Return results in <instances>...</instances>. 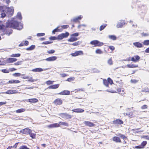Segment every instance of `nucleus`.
<instances>
[{"mask_svg": "<svg viewBox=\"0 0 149 149\" xmlns=\"http://www.w3.org/2000/svg\"><path fill=\"white\" fill-rule=\"evenodd\" d=\"M11 28L20 30L23 28V25L20 22L15 21H11L6 23V26L3 25H0V29L2 30L3 34L9 36L13 32Z\"/></svg>", "mask_w": 149, "mask_h": 149, "instance_id": "nucleus-1", "label": "nucleus"}, {"mask_svg": "<svg viewBox=\"0 0 149 149\" xmlns=\"http://www.w3.org/2000/svg\"><path fill=\"white\" fill-rule=\"evenodd\" d=\"M90 43L91 45H94L95 47H101L104 45L103 42L96 40L91 41Z\"/></svg>", "mask_w": 149, "mask_h": 149, "instance_id": "nucleus-2", "label": "nucleus"}, {"mask_svg": "<svg viewBox=\"0 0 149 149\" xmlns=\"http://www.w3.org/2000/svg\"><path fill=\"white\" fill-rule=\"evenodd\" d=\"M32 131L28 128H25L20 131V132L23 134H28L31 133Z\"/></svg>", "mask_w": 149, "mask_h": 149, "instance_id": "nucleus-3", "label": "nucleus"}, {"mask_svg": "<svg viewBox=\"0 0 149 149\" xmlns=\"http://www.w3.org/2000/svg\"><path fill=\"white\" fill-rule=\"evenodd\" d=\"M60 116L62 118H65L67 119H70L72 118V116L70 115L69 114L66 113H61Z\"/></svg>", "mask_w": 149, "mask_h": 149, "instance_id": "nucleus-4", "label": "nucleus"}, {"mask_svg": "<svg viewBox=\"0 0 149 149\" xmlns=\"http://www.w3.org/2000/svg\"><path fill=\"white\" fill-rule=\"evenodd\" d=\"M125 24V21L124 20H121L116 25V26L118 28H122L123 25Z\"/></svg>", "mask_w": 149, "mask_h": 149, "instance_id": "nucleus-5", "label": "nucleus"}, {"mask_svg": "<svg viewBox=\"0 0 149 149\" xmlns=\"http://www.w3.org/2000/svg\"><path fill=\"white\" fill-rule=\"evenodd\" d=\"M83 54V52L81 51H79L75 52L74 53L71 54L72 56H78L82 55Z\"/></svg>", "mask_w": 149, "mask_h": 149, "instance_id": "nucleus-6", "label": "nucleus"}, {"mask_svg": "<svg viewBox=\"0 0 149 149\" xmlns=\"http://www.w3.org/2000/svg\"><path fill=\"white\" fill-rule=\"evenodd\" d=\"M84 123L86 126L90 127H92L95 126V124L89 121H85L84 122Z\"/></svg>", "mask_w": 149, "mask_h": 149, "instance_id": "nucleus-7", "label": "nucleus"}, {"mask_svg": "<svg viewBox=\"0 0 149 149\" xmlns=\"http://www.w3.org/2000/svg\"><path fill=\"white\" fill-rule=\"evenodd\" d=\"M17 59L13 58H9L6 60V62L8 63H11L16 61Z\"/></svg>", "mask_w": 149, "mask_h": 149, "instance_id": "nucleus-8", "label": "nucleus"}, {"mask_svg": "<svg viewBox=\"0 0 149 149\" xmlns=\"http://www.w3.org/2000/svg\"><path fill=\"white\" fill-rule=\"evenodd\" d=\"M59 126V124L58 123H53L47 126V127L49 128H53L58 127Z\"/></svg>", "mask_w": 149, "mask_h": 149, "instance_id": "nucleus-9", "label": "nucleus"}, {"mask_svg": "<svg viewBox=\"0 0 149 149\" xmlns=\"http://www.w3.org/2000/svg\"><path fill=\"white\" fill-rule=\"evenodd\" d=\"M113 123L114 124L121 125L123 123V122L121 120L117 119L113 121Z\"/></svg>", "mask_w": 149, "mask_h": 149, "instance_id": "nucleus-10", "label": "nucleus"}, {"mask_svg": "<svg viewBox=\"0 0 149 149\" xmlns=\"http://www.w3.org/2000/svg\"><path fill=\"white\" fill-rule=\"evenodd\" d=\"M58 94L60 95H69L70 94V92L68 90H64Z\"/></svg>", "mask_w": 149, "mask_h": 149, "instance_id": "nucleus-11", "label": "nucleus"}, {"mask_svg": "<svg viewBox=\"0 0 149 149\" xmlns=\"http://www.w3.org/2000/svg\"><path fill=\"white\" fill-rule=\"evenodd\" d=\"M133 44L135 46L138 48H141L143 47V45L139 42H134Z\"/></svg>", "mask_w": 149, "mask_h": 149, "instance_id": "nucleus-12", "label": "nucleus"}, {"mask_svg": "<svg viewBox=\"0 0 149 149\" xmlns=\"http://www.w3.org/2000/svg\"><path fill=\"white\" fill-rule=\"evenodd\" d=\"M17 93V91L15 90H9L6 92L5 93L8 94H11L13 93Z\"/></svg>", "mask_w": 149, "mask_h": 149, "instance_id": "nucleus-13", "label": "nucleus"}, {"mask_svg": "<svg viewBox=\"0 0 149 149\" xmlns=\"http://www.w3.org/2000/svg\"><path fill=\"white\" fill-rule=\"evenodd\" d=\"M54 102L56 105H60L62 104V102L60 99L58 98L54 101Z\"/></svg>", "mask_w": 149, "mask_h": 149, "instance_id": "nucleus-14", "label": "nucleus"}, {"mask_svg": "<svg viewBox=\"0 0 149 149\" xmlns=\"http://www.w3.org/2000/svg\"><path fill=\"white\" fill-rule=\"evenodd\" d=\"M72 111L73 112L76 113H82L84 111V110L81 109H74L72 110Z\"/></svg>", "mask_w": 149, "mask_h": 149, "instance_id": "nucleus-15", "label": "nucleus"}, {"mask_svg": "<svg viewBox=\"0 0 149 149\" xmlns=\"http://www.w3.org/2000/svg\"><path fill=\"white\" fill-rule=\"evenodd\" d=\"M78 40V38L75 37H73L71 36L70 38L69 39L68 41L69 42H73L77 40Z\"/></svg>", "mask_w": 149, "mask_h": 149, "instance_id": "nucleus-16", "label": "nucleus"}, {"mask_svg": "<svg viewBox=\"0 0 149 149\" xmlns=\"http://www.w3.org/2000/svg\"><path fill=\"white\" fill-rule=\"evenodd\" d=\"M56 56H51L46 58L45 60L47 61H52L56 60Z\"/></svg>", "mask_w": 149, "mask_h": 149, "instance_id": "nucleus-17", "label": "nucleus"}, {"mask_svg": "<svg viewBox=\"0 0 149 149\" xmlns=\"http://www.w3.org/2000/svg\"><path fill=\"white\" fill-rule=\"evenodd\" d=\"M113 141L116 142H121V140L120 138L118 137L114 136L113 138Z\"/></svg>", "mask_w": 149, "mask_h": 149, "instance_id": "nucleus-18", "label": "nucleus"}, {"mask_svg": "<svg viewBox=\"0 0 149 149\" xmlns=\"http://www.w3.org/2000/svg\"><path fill=\"white\" fill-rule=\"evenodd\" d=\"M43 69L40 68H37L35 69H33L31 70V71L33 72H41L43 71Z\"/></svg>", "mask_w": 149, "mask_h": 149, "instance_id": "nucleus-19", "label": "nucleus"}, {"mask_svg": "<svg viewBox=\"0 0 149 149\" xmlns=\"http://www.w3.org/2000/svg\"><path fill=\"white\" fill-rule=\"evenodd\" d=\"M139 56H134V57H132L131 58V60L132 61L135 62L139 60Z\"/></svg>", "mask_w": 149, "mask_h": 149, "instance_id": "nucleus-20", "label": "nucleus"}, {"mask_svg": "<svg viewBox=\"0 0 149 149\" xmlns=\"http://www.w3.org/2000/svg\"><path fill=\"white\" fill-rule=\"evenodd\" d=\"M59 27H58L57 28L53 30L52 31V33L53 34H54L56 32H59L62 31V29H60L59 28Z\"/></svg>", "mask_w": 149, "mask_h": 149, "instance_id": "nucleus-21", "label": "nucleus"}, {"mask_svg": "<svg viewBox=\"0 0 149 149\" xmlns=\"http://www.w3.org/2000/svg\"><path fill=\"white\" fill-rule=\"evenodd\" d=\"M59 86L58 84H54L50 86L48 88L49 89H56L58 88Z\"/></svg>", "mask_w": 149, "mask_h": 149, "instance_id": "nucleus-22", "label": "nucleus"}, {"mask_svg": "<svg viewBox=\"0 0 149 149\" xmlns=\"http://www.w3.org/2000/svg\"><path fill=\"white\" fill-rule=\"evenodd\" d=\"M28 101L31 103H36L38 101V100L36 98L29 99H28Z\"/></svg>", "mask_w": 149, "mask_h": 149, "instance_id": "nucleus-23", "label": "nucleus"}, {"mask_svg": "<svg viewBox=\"0 0 149 149\" xmlns=\"http://www.w3.org/2000/svg\"><path fill=\"white\" fill-rule=\"evenodd\" d=\"M25 111V109L24 108H21L16 111V112L17 113H20L24 112Z\"/></svg>", "mask_w": 149, "mask_h": 149, "instance_id": "nucleus-24", "label": "nucleus"}, {"mask_svg": "<svg viewBox=\"0 0 149 149\" xmlns=\"http://www.w3.org/2000/svg\"><path fill=\"white\" fill-rule=\"evenodd\" d=\"M109 37L110 39L113 40H115L117 39L116 36L113 35H109Z\"/></svg>", "mask_w": 149, "mask_h": 149, "instance_id": "nucleus-25", "label": "nucleus"}, {"mask_svg": "<svg viewBox=\"0 0 149 149\" xmlns=\"http://www.w3.org/2000/svg\"><path fill=\"white\" fill-rule=\"evenodd\" d=\"M127 66L128 68H136L138 67V65H134L132 64H127Z\"/></svg>", "mask_w": 149, "mask_h": 149, "instance_id": "nucleus-26", "label": "nucleus"}, {"mask_svg": "<svg viewBox=\"0 0 149 149\" xmlns=\"http://www.w3.org/2000/svg\"><path fill=\"white\" fill-rule=\"evenodd\" d=\"M61 34L62 35L63 38H66L69 35V33L68 32H66L65 33H62Z\"/></svg>", "mask_w": 149, "mask_h": 149, "instance_id": "nucleus-27", "label": "nucleus"}, {"mask_svg": "<svg viewBox=\"0 0 149 149\" xmlns=\"http://www.w3.org/2000/svg\"><path fill=\"white\" fill-rule=\"evenodd\" d=\"M28 79H27L28 80H27L28 82H33L35 81H36L37 80V79H32V78L31 77H28Z\"/></svg>", "mask_w": 149, "mask_h": 149, "instance_id": "nucleus-28", "label": "nucleus"}, {"mask_svg": "<svg viewBox=\"0 0 149 149\" xmlns=\"http://www.w3.org/2000/svg\"><path fill=\"white\" fill-rule=\"evenodd\" d=\"M118 136H119L121 139H123V140L127 139V137H126L124 135L122 134H119Z\"/></svg>", "mask_w": 149, "mask_h": 149, "instance_id": "nucleus-29", "label": "nucleus"}, {"mask_svg": "<svg viewBox=\"0 0 149 149\" xmlns=\"http://www.w3.org/2000/svg\"><path fill=\"white\" fill-rule=\"evenodd\" d=\"M103 82L104 85L106 87H108V86L109 84L107 80L106 79H104L103 80Z\"/></svg>", "mask_w": 149, "mask_h": 149, "instance_id": "nucleus-30", "label": "nucleus"}, {"mask_svg": "<svg viewBox=\"0 0 149 149\" xmlns=\"http://www.w3.org/2000/svg\"><path fill=\"white\" fill-rule=\"evenodd\" d=\"M60 125H64L65 126H68V123L65 122H59V124H58Z\"/></svg>", "mask_w": 149, "mask_h": 149, "instance_id": "nucleus-31", "label": "nucleus"}, {"mask_svg": "<svg viewBox=\"0 0 149 149\" xmlns=\"http://www.w3.org/2000/svg\"><path fill=\"white\" fill-rule=\"evenodd\" d=\"M143 43L144 45H149V40H144Z\"/></svg>", "mask_w": 149, "mask_h": 149, "instance_id": "nucleus-32", "label": "nucleus"}, {"mask_svg": "<svg viewBox=\"0 0 149 149\" xmlns=\"http://www.w3.org/2000/svg\"><path fill=\"white\" fill-rule=\"evenodd\" d=\"M107 63L108 64L110 65H111L113 64V61L112 60L111 58L109 59L107 61Z\"/></svg>", "mask_w": 149, "mask_h": 149, "instance_id": "nucleus-33", "label": "nucleus"}, {"mask_svg": "<svg viewBox=\"0 0 149 149\" xmlns=\"http://www.w3.org/2000/svg\"><path fill=\"white\" fill-rule=\"evenodd\" d=\"M107 24L101 25L100 27V30L101 31L103 30L107 26Z\"/></svg>", "mask_w": 149, "mask_h": 149, "instance_id": "nucleus-34", "label": "nucleus"}, {"mask_svg": "<svg viewBox=\"0 0 149 149\" xmlns=\"http://www.w3.org/2000/svg\"><path fill=\"white\" fill-rule=\"evenodd\" d=\"M61 28L60 29H62V31L64 29H66L68 28L69 27V26L68 25H63L61 26Z\"/></svg>", "mask_w": 149, "mask_h": 149, "instance_id": "nucleus-35", "label": "nucleus"}, {"mask_svg": "<svg viewBox=\"0 0 149 149\" xmlns=\"http://www.w3.org/2000/svg\"><path fill=\"white\" fill-rule=\"evenodd\" d=\"M35 47V46L34 45H31L29 47L27 48L26 49V50H32L34 49Z\"/></svg>", "mask_w": 149, "mask_h": 149, "instance_id": "nucleus-36", "label": "nucleus"}, {"mask_svg": "<svg viewBox=\"0 0 149 149\" xmlns=\"http://www.w3.org/2000/svg\"><path fill=\"white\" fill-rule=\"evenodd\" d=\"M107 80L108 81V84H110L111 85L113 84V80L110 78H108Z\"/></svg>", "mask_w": 149, "mask_h": 149, "instance_id": "nucleus-37", "label": "nucleus"}, {"mask_svg": "<svg viewBox=\"0 0 149 149\" xmlns=\"http://www.w3.org/2000/svg\"><path fill=\"white\" fill-rule=\"evenodd\" d=\"M1 17L2 18H4L6 16V15L5 13V12L4 11V10H3L2 11V13L1 14Z\"/></svg>", "mask_w": 149, "mask_h": 149, "instance_id": "nucleus-38", "label": "nucleus"}, {"mask_svg": "<svg viewBox=\"0 0 149 149\" xmlns=\"http://www.w3.org/2000/svg\"><path fill=\"white\" fill-rule=\"evenodd\" d=\"M84 88H78L75 90V92H78L80 91H84Z\"/></svg>", "mask_w": 149, "mask_h": 149, "instance_id": "nucleus-39", "label": "nucleus"}, {"mask_svg": "<svg viewBox=\"0 0 149 149\" xmlns=\"http://www.w3.org/2000/svg\"><path fill=\"white\" fill-rule=\"evenodd\" d=\"M17 17L20 19H22L21 16V14L20 13H18L17 15Z\"/></svg>", "mask_w": 149, "mask_h": 149, "instance_id": "nucleus-40", "label": "nucleus"}, {"mask_svg": "<svg viewBox=\"0 0 149 149\" xmlns=\"http://www.w3.org/2000/svg\"><path fill=\"white\" fill-rule=\"evenodd\" d=\"M29 148H28L27 146L25 145H23L21 146L19 148V149H29Z\"/></svg>", "mask_w": 149, "mask_h": 149, "instance_id": "nucleus-41", "label": "nucleus"}, {"mask_svg": "<svg viewBox=\"0 0 149 149\" xmlns=\"http://www.w3.org/2000/svg\"><path fill=\"white\" fill-rule=\"evenodd\" d=\"M57 38V39L58 40H62L63 38V36L61 34L58 35Z\"/></svg>", "mask_w": 149, "mask_h": 149, "instance_id": "nucleus-42", "label": "nucleus"}, {"mask_svg": "<svg viewBox=\"0 0 149 149\" xmlns=\"http://www.w3.org/2000/svg\"><path fill=\"white\" fill-rule=\"evenodd\" d=\"M142 91L145 92H149V89L148 88H145L142 90Z\"/></svg>", "mask_w": 149, "mask_h": 149, "instance_id": "nucleus-43", "label": "nucleus"}, {"mask_svg": "<svg viewBox=\"0 0 149 149\" xmlns=\"http://www.w3.org/2000/svg\"><path fill=\"white\" fill-rule=\"evenodd\" d=\"M139 129V128L136 129H132V130L133 131H135V132L137 133H139L140 132H143V130H141L140 131H138Z\"/></svg>", "mask_w": 149, "mask_h": 149, "instance_id": "nucleus-44", "label": "nucleus"}, {"mask_svg": "<svg viewBox=\"0 0 149 149\" xmlns=\"http://www.w3.org/2000/svg\"><path fill=\"white\" fill-rule=\"evenodd\" d=\"M79 35V33H76L73 34H72L71 35V36L73 37H76L78 36Z\"/></svg>", "mask_w": 149, "mask_h": 149, "instance_id": "nucleus-45", "label": "nucleus"}, {"mask_svg": "<svg viewBox=\"0 0 149 149\" xmlns=\"http://www.w3.org/2000/svg\"><path fill=\"white\" fill-rule=\"evenodd\" d=\"M95 52L96 53L98 54H101L102 53V52L100 49H96Z\"/></svg>", "mask_w": 149, "mask_h": 149, "instance_id": "nucleus-46", "label": "nucleus"}, {"mask_svg": "<svg viewBox=\"0 0 149 149\" xmlns=\"http://www.w3.org/2000/svg\"><path fill=\"white\" fill-rule=\"evenodd\" d=\"M49 39L52 40H54L57 39V37L55 36H51L49 38Z\"/></svg>", "mask_w": 149, "mask_h": 149, "instance_id": "nucleus-47", "label": "nucleus"}, {"mask_svg": "<svg viewBox=\"0 0 149 149\" xmlns=\"http://www.w3.org/2000/svg\"><path fill=\"white\" fill-rule=\"evenodd\" d=\"M147 141H144L142 142L141 144V146H142L143 147L145 146L147 144Z\"/></svg>", "mask_w": 149, "mask_h": 149, "instance_id": "nucleus-48", "label": "nucleus"}, {"mask_svg": "<svg viewBox=\"0 0 149 149\" xmlns=\"http://www.w3.org/2000/svg\"><path fill=\"white\" fill-rule=\"evenodd\" d=\"M93 72L95 73H99L100 72V71L99 70L95 68L93 69Z\"/></svg>", "mask_w": 149, "mask_h": 149, "instance_id": "nucleus-49", "label": "nucleus"}, {"mask_svg": "<svg viewBox=\"0 0 149 149\" xmlns=\"http://www.w3.org/2000/svg\"><path fill=\"white\" fill-rule=\"evenodd\" d=\"M45 35L44 33H38L37 34V36L40 37L45 36Z\"/></svg>", "mask_w": 149, "mask_h": 149, "instance_id": "nucleus-50", "label": "nucleus"}, {"mask_svg": "<svg viewBox=\"0 0 149 149\" xmlns=\"http://www.w3.org/2000/svg\"><path fill=\"white\" fill-rule=\"evenodd\" d=\"M74 79V77H70L68 78L67 79V81H73Z\"/></svg>", "mask_w": 149, "mask_h": 149, "instance_id": "nucleus-51", "label": "nucleus"}, {"mask_svg": "<svg viewBox=\"0 0 149 149\" xmlns=\"http://www.w3.org/2000/svg\"><path fill=\"white\" fill-rule=\"evenodd\" d=\"M80 43L81 42L79 41H78L77 42L73 43L72 44V45L74 46H77L79 45Z\"/></svg>", "mask_w": 149, "mask_h": 149, "instance_id": "nucleus-52", "label": "nucleus"}, {"mask_svg": "<svg viewBox=\"0 0 149 149\" xmlns=\"http://www.w3.org/2000/svg\"><path fill=\"white\" fill-rule=\"evenodd\" d=\"M21 75V74L19 73H15L13 74V75L15 77L20 76Z\"/></svg>", "mask_w": 149, "mask_h": 149, "instance_id": "nucleus-53", "label": "nucleus"}, {"mask_svg": "<svg viewBox=\"0 0 149 149\" xmlns=\"http://www.w3.org/2000/svg\"><path fill=\"white\" fill-rule=\"evenodd\" d=\"M53 81H52L49 80L47 81L46 82V84L47 85H50L52 84H53Z\"/></svg>", "mask_w": 149, "mask_h": 149, "instance_id": "nucleus-54", "label": "nucleus"}, {"mask_svg": "<svg viewBox=\"0 0 149 149\" xmlns=\"http://www.w3.org/2000/svg\"><path fill=\"white\" fill-rule=\"evenodd\" d=\"M1 71L4 73H8L9 72V70L5 69L2 70Z\"/></svg>", "mask_w": 149, "mask_h": 149, "instance_id": "nucleus-55", "label": "nucleus"}, {"mask_svg": "<svg viewBox=\"0 0 149 149\" xmlns=\"http://www.w3.org/2000/svg\"><path fill=\"white\" fill-rule=\"evenodd\" d=\"M109 48L110 50L112 51L114 50L115 49V47L112 46H109Z\"/></svg>", "mask_w": 149, "mask_h": 149, "instance_id": "nucleus-56", "label": "nucleus"}, {"mask_svg": "<svg viewBox=\"0 0 149 149\" xmlns=\"http://www.w3.org/2000/svg\"><path fill=\"white\" fill-rule=\"evenodd\" d=\"M131 82L134 84H136L138 82V80L135 79H132Z\"/></svg>", "mask_w": 149, "mask_h": 149, "instance_id": "nucleus-57", "label": "nucleus"}, {"mask_svg": "<svg viewBox=\"0 0 149 149\" xmlns=\"http://www.w3.org/2000/svg\"><path fill=\"white\" fill-rule=\"evenodd\" d=\"M52 43V42H49V41H46L43 42L42 43V44H45V45H47L48 44L51 43Z\"/></svg>", "mask_w": 149, "mask_h": 149, "instance_id": "nucleus-58", "label": "nucleus"}, {"mask_svg": "<svg viewBox=\"0 0 149 149\" xmlns=\"http://www.w3.org/2000/svg\"><path fill=\"white\" fill-rule=\"evenodd\" d=\"M129 114H130V115H128V116L130 118H132L134 116L132 112L129 113Z\"/></svg>", "mask_w": 149, "mask_h": 149, "instance_id": "nucleus-59", "label": "nucleus"}, {"mask_svg": "<svg viewBox=\"0 0 149 149\" xmlns=\"http://www.w3.org/2000/svg\"><path fill=\"white\" fill-rule=\"evenodd\" d=\"M55 52V51L54 50H51L48 51L47 52L49 54H53Z\"/></svg>", "mask_w": 149, "mask_h": 149, "instance_id": "nucleus-60", "label": "nucleus"}, {"mask_svg": "<svg viewBox=\"0 0 149 149\" xmlns=\"http://www.w3.org/2000/svg\"><path fill=\"white\" fill-rule=\"evenodd\" d=\"M22 61H18L16 63H15V65H20L21 64V63Z\"/></svg>", "mask_w": 149, "mask_h": 149, "instance_id": "nucleus-61", "label": "nucleus"}, {"mask_svg": "<svg viewBox=\"0 0 149 149\" xmlns=\"http://www.w3.org/2000/svg\"><path fill=\"white\" fill-rule=\"evenodd\" d=\"M142 138H144L146 139L149 140V136H143Z\"/></svg>", "mask_w": 149, "mask_h": 149, "instance_id": "nucleus-62", "label": "nucleus"}, {"mask_svg": "<svg viewBox=\"0 0 149 149\" xmlns=\"http://www.w3.org/2000/svg\"><path fill=\"white\" fill-rule=\"evenodd\" d=\"M147 107H148L147 105H143V106H142L141 107V109H147Z\"/></svg>", "mask_w": 149, "mask_h": 149, "instance_id": "nucleus-63", "label": "nucleus"}, {"mask_svg": "<svg viewBox=\"0 0 149 149\" xmlns=\"http://www.w3.org/2000/svg\"><path fill=\"white\" fill-rule=\"evenodd\" d=\"M24 45L27 46L29 45V42L28 41L26 40L23 41Z\"/></svg>", "mask_w": 149, "mask_h": 149, "instance_id": "nucleus-64", "label": "nucleus"}]
</instances>
